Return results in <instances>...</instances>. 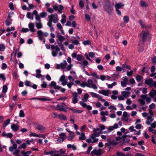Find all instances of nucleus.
Instances as JSON below:
<instances>
[{"label": "nucleus", "instance_id": "nucleus-30", "mask_svg": "<svg viewBox=\"0 0 156 156\" xmlns=\"http://www.w3.org/2000/svg\"><path fill=\"white\" fill-rule=\"evenodd\" d=\"M85 137V134L84 133H82L80 134L79 139L81 140H85L86 139Z\"/></svg>", "mask_w": 156, "mask_h": 156}, {"label": "nucleus", "instance_id": "nucleus-23", "mask_svg": "<svg viewBox=\"0 0 156 156\" xmlns=\"http://www.w3.org/2000/svg\"><path fill=\"white\" fill-rule=\"evenodd\" d=\"M76 59L77 60L80 61L84 59V57L82 55H77L76 56Z\"/></svg>", "mask_w": 156, "mask_h": 156}, {"label": "nucleus", "instance_id": "nucleus-4", "mask_svg": "<svg viewBox=\"0 0 156 156\" xmlns=\"http://www.w3.org/2000/svg\"><path fill=\"white\" fill-rule=\"evenodd\" d=\"M107 141L105 144V145L108 147L109 148H111V146L114 145H116L118 144V142L114 140H112L111 138L107 139Z\"/></svg>", "mask_w": 156, "mask_h": 156}, {"label": "nucleus", "instance_id": "nucleus-52", "mask_svg": "<svg viewBox=\"0 0 156 156\" xmlns=\"http://www.w3.org/2000/svg\"><path fill=\"white\" fill-rule=\"evenodd\" d=\"M56 84V83L55 81H52L51 83L49 84V86L50 87H54Z\"/></svg>", "mask_w": 156, "mask_h": 156}, {"label": "nucleus", "instance_id": "nucleus-1", "mask_svg": "<svg viewBox=\"0 0 156 156\" xmlns=\"http://www.w3.org/2000/svg\"><path fill=\"white\" fill-rule=\"evenodd\" d=\"M93 131L94 133L91 134L90 136V137L92 140V143H96L98 141V138H96V137L100 136L101 134L102 133V131L100 130L99 128H93Z\"/></svg>", "mask_w": 156, "mask_h": 156}, {"label": "nucleus", "instance_id": "nucleus-61", "mask_svg": "<svg viewBox=\"0 0 156 156\" xmlns=\"http://www.w3.org/2000/svg\"><path fill=\"white\" fill-rule=\"evenodd\" d=\"M79 5L81 8H82L84 6V3L82 0H80L79 2Z\"/></svg>", "mask_w": 156, "mask_h": 156}, {"label": "nucleus", "instance_id": "nucleus-9", "mask_svg": "<svg viewBox=\"0 0 156 156\" xmlns=\"http://www.w3.org/2000/svg\"><path fill=\"white\" fill-rule=\"evenodd\" d=\"M67 63L66 60H64L60 64H57L56 65V69H59L60 68L62 69H64Z\"/></svg>", "mask_w": 156, "mask_h": 156}, {"label": "nucleus", "instance_id": "nucleus-8", "mask_svg": "<svg viewBox=\"0 0 156 156\" xmlns=\"http://www.w3.org/2000/svg\"><path fill=\"white\" fill-rule=\"evenodd\" d=\"M36 128L41 133L44 132L46 128L41 125L37 124L36 126Z\"/></svg>", "mask_w": 156, "mask_h": 156}, {"label": "nucleus", "instance_id": "nucleus-21", "mask_svg": "<svg viewBox=\"0 0 156 156\" xmlns=\"http://www.w3.org/2000/svg\"><path fill=\"white\" fill-rule=\"evenodd\" d=\"M38 37L39 39L41 40H42L43 33L41 30H39L37 32Z\"/></svg>", "mask_w": 156, "mask_h": 156}, {"label": "nucleus", "instance_id": "nucleus-48", "mask_svg": "<svg viewBox=\"0 0 156 156\" xmlns=\"http://www.w3.org/2000/svg\"><path fill=\"white\" fill-rule=\"evenodd\" d=\"M59 6V8L58 10V11L60 13H62V9H63L64 8L62 5H60Z\"/></svg>", "mask_w": 156, "mask_h": 156}, {"label": "nucleus", "instance_id": "nucleus-15", "mask_svg": "<svg viewBox=\"0 0 156 156\" xmlns=\"http://www.w3.org/2000/svg\"><path fill=\"white\" fill-rule=\"evenodd\" d=\"M34 25L33 23H30L28 24V27L29 30L31 32L34 33L35 31V30L34 28Z\"/></svg>", "mask_w": 156, "mask_h": 156}, {"label": "nucleus", "instance_id": "nucleus-25", "mask_svg": "<svg viewBox=\"0 0 156 156\" xmlns=\"http://www.w3.org/2000/svg\"><path fill=\"white\" fill-rule=\"evenodd\" d=\"M27 17L28 19H30L32 20H33L34 18L33 15L29 12L27 13Z\"/></svg>", "mask_w": 156, "mask_h": 156}, {"label": "nucleus", "instance_id": "nucleus-6", "mask_svg": "<svg viewBox=\"0 0 156 156\" xmlns=\"http://www.w3.org/2000/svg\"><path fill=\"white\" fill-rule=\"evenodd\" d=\"M87 87L89 88H92L94 89H97L98 87L94 83L93 81L90 79H89L87 82Z\"/></svg>", "mask_w": 156, "mask_h": 156}, {"label": "nucleus", "instance_id": "nucleus-53", "mask_svg": "<svg viewBox=\"0 0 156 156\" xmlns=\"http://www.w3.org/2000/svg\"><path fill=\"white\" fill-rule=\"evenodd\" d=\"M87 82H83L81 84L80 86L83 87H87Z\"/></svg>", "mask_w": 156, "mask_h": 156}, {"label": "nucleus", "instance_id": "nucleus-3", "mask_svg": "<svg viewBox=\"0 0 156 156\" xmlns=\"http://www.w3.org/2000/svg\"><path fill=\"white\" fill-rule=\"evenodd\" d=\"M51 48L52 50L51 54L53 56L56 57L57 54L58 52L60 51V48L57 45L52 44L51 45Z\"/></svg>", "mask_w": 156, "mask_h": 156}, {"label": "nucleus", "instance_id": "nucleus-11", "mask_svg": "<svg viewBox=\"0 0 156 156\" xmlns=\"http://www.w3.org/2000/svg\"><path fill=\"white\" fill-rule=\"evenodd\" d=\"M98 93L99 94H101L105 96H108L109 94H111L110 90H99L98 91Z\"/></svg>", "mask_w": 156, "mask_h": 156}, {"label": "nucleus", "instance_id": "nucleus-20", "mask_svg": "<svg viewBox=\"0 0 156 156\" xmlns=\"http://www.w3.org/2000/svg\"><path fill=\"white\" fill-rule=\"evenodd\" d=\"M11 129L14 131H17L19 129V126L16 124H13L11 126Z\"/></svg>", "mask_w": 156, "mask_h": 156}, {"label": "nucleus", "instance_id": "nucleus-13", "mask_svg": "<svg viewBox=\"0 0 156 156\" xmlns=\"http://www.w3.org/2000/svg\"><path fill=\"white\" fill-rule=\"evenodd\" d=\"M58 39L56 40L58 44L59 43L62 44V42L65 40V37L61 35L57 37Z\"/></svg>", "mask_w": 156, "mask_h": 156}, {"label": "nucleus", "instance_id": "nucleus-50", "mask_svg": "<svg viewBox=\"0 0 156 156\" xmlns=\"http://www.w3.org/2000/svg\"><path fill=\"white\" fill-rule=\"evenodd\" d=\"M91 75L93 77L95 78L96 79H99V78L98 76L97 75L96 73H91Z\"/></svg>", "mask_w": 156, "mask_h": 156}, {"label": "nucleus", "instance_id": "nucleus-33", "mask_svg": "<svg viewBox=\"0 0 156 156\" xmlns=\"http://www.w3.org/2000/svg\"><path fill=\"white\" fill-rule=\"evenodd\" d=\"M116 156H126L125 154L122 152L118 151L116 154Z\"/></svg>", "mask_w": 156, "mask_h": 156}, {"label": "nucleus", "instance_id": "nucleus-56", "mask_svg": "<svg viewBox=\"0 0 156 156\" xmlns=\"http://www.w3.org/2000/svg\"><path fill=\"white\" fill-rule=\"evenodd\" d=\"M29 31V29L28 28H23L21 30V32L23 33H26L28 32Z\"/></svg>", "mask_w": 156, "mask_h": 156}, {"label": "nucleus", "instance_id": "nucleus-31", "mask_svg": "<svg viewBox=\"0 0 156 156\" xmlns=\"http://www.w3.org/2000/svg\"><path fill=\"white\" fill-rule=\"evenodd\" d=\"M71 41L72 43L73 44H74L76 45H78L80 44L79 40H73V39H71Z\"/></svg>", "mask_w": 156, "mask_h": 156}, {"label": "nucleus", "instance_id": "nucleus-57", "mask_svg": "<svg viewBox=\"0 0 156 156\" xmlns=\"http://www.w3.org/2000/svg\"><path fill=\"white\" fill-rule=\"evenodd\" d=\"M59 46L61 48V50L63 51L64 52H66V50L65 49L64 47L62 44H61V43H59V44H58Z\"/></svg>", "mask_w": 156, "mask_h": 156}, {"label": "nucleus", "instance_id": "nucleus-41", "mask_svg": "<svg viewBox=\"0 0 156 156\" xmlns=\"http://www.w3.org/2000/svg\"><path fill=\"white\" fill-rule=\"evenodd\" d=\"M31 83L28 80H26L25 82V85L27 87H31L32 86V84H31Z\"/></svg>", "mask_w": 156, "mask_h": 156}, {"label": "nucleus", "instance_id": "nucleus-46", "mask_svg": "<svg viewBox=\"0 0 156 156\" xmlns=\"http://www.w3.org/2000/svg\"><path fill=\"white\" fill-rule=\"evenodd\" d=\"M27 146V145L26 144V143H23L22 144V145H21L20 146H19L18 147V148L19 149H21L22 148H25Z\"/></svg>", "mask_w": 156, "mask_h": 156}, {"label": "nucleus", "instance_id": "nucleus-22", "mask_svg": "<svg viewBox=\"0 0 156 156\" xmlns=\"http://www.w3.org/2000/svg\"><path fill=\"white\" fill-rule=\"evenodd\" d=\"M36 27L38 29H40L42 28L43 26L41 23V22H39V23L35 22Z\"/></svg>", "mask_w": 156, "mask_h": 156}, {"label": "nucleus", "instance_id": "nucleus-60", "mask_svg": "<svg viewBox=\"0 0 156 156\" xmlns=\"http://www.w3.org/2000/svg\"><path fill=\"white\" fill-rule=\"evenodd\" d=\"M5 48V46L3 44H0V51H2Z\"/></svg>", "mask_w": 156, "mask_h": 156}, {"label": "nucleus", "instance_id": "nucleus-12", "mask_svg": "<svg viewBox=\"0 0 156 156\" xmlns=\"http://www.w3.org/2000/svg\"><path fill=\"white\" fill-rule=\"evenodd\" d=\"M91 153L93 155H95L98 156H100L102 154L101 150L94 149L91 151Z\"/></svg>", "mask_w": 156, "mask_h": 156}, {"label": "nucleus", "instance_id": "nucleus-47", "mask_svg": "<svg viewBox=\"0 0 156 156\" xmlns=\"http://www.w3.org/2000/svg\"><path fill=\"white\" fill-rule=\"evenodd\" d=\"M19 116L20 117H24L25 116V114L23 110H21L20 112Z\"/></svg>", "mask_w": 156, "mask_h": 156}, {"label": "nucleus", "instance_id": "nucleus-62", "mask_svg": "<svg viewBox=\"0 0 156 156\" xmlns=\"http://www.w3.org/2000/svg\"><path fill=\"white\" fill-rule=\"evenodd\" d=\"M13 136L12 134L11 133H6L5 137L6 138H11Z\"/></svg>", "mask_w": 156, "mask_h": 156}, {"label": "nucleus", "instance_id": "nucleus-29", "mask_svg": "<svg viewBox=\"0 0 156 156\" xmlns=\"http://www.w3.org/2000/svg\"><path fill=\"white\" fill-rule=\"evenodd\" d=\"M122 94L124 97H126L129 95L130 92H126L125 91H122Z\"/></svg>", "mask_w": 156, "mask_h": 156}, {"label": "nucleus", "instance_id": "nucleus-32", "mask_svg": "<svg viewBox=\"0 0 156 156\" xmlns=\"http://www.w3.org/2000/svg\"><path fill=\"white\" fill-rule=\"evenodd\" d=\"M50 17L51 18L50 16H48L49 20L47 23V25L49 27L52 26V20L51 18H50Z\"/></svg>", "mask_w": 156, "mask_h": 156}, {"label": "nucleus", "instance_id": "nucleus-35", "mask_svg": "<svg viewBox=\"0 0 156 156\" xmlns=\"http://www.w3.org/2000/svg\"><path fill=\"white\" fill-rule=\"evenodd\" d=\"M123 138L122 141L125 144L128 143L130 141V139L129 138H127V137H126L125 138Z\"/></svg>", "mask_w": 156, "mask_h": 156}, {"label": "nucleus", "instance_id": "nucleus-28", "mask_svg": "<svg viewBox=\"0 0 156 156\" xmlns=\"http://www.w3.org/2000/svg\"><path fill=\"white\" fill-rule=\"evenodd\" d=\"M143 79V77L140 75H138L136 77V79L138 82H140Z\"/></svg>", "mask_w": 156, "mask_h": 156}, {"label": "nucleus", "instance_id": "nucleus-5", "mask_svg": "<svg viewBox=\"0 0 156 156\" xmlns=\"http://www.w3.org/2000/svg\"><path fill=\"white\" fill-rule=\"evenodd\" d=\"M149 35V32L148 31H145L144 30L142 31L140 34V36L141 37L142 41L144 42L147 39Z\"/></svg>", "mask_w": 156, "mask_h": 156}, {"label": "nucleus", "instance_id": "nucleus-16", "mask_svg": "<svg viewBox=\"0 0 156 156\" xmlns=\"http://www.w3.org/2000/svg\"><path fill=\"white\" fill-rule=\"evenodd\" d=\"M57 108H56V109L59 110L60 111L66 112V110H65L64 107L62 105H56Z\"/></svg>", "mask_w": 156, "mask_h": 156}, {"label": "nucleus", "instance_id": "nucleus-38", "mask_svg": "<svg viewBox=\"0 0 156 156\" xmlns=\"http://www.w3.org/2000/svg\"><path fill=\"white\" fill-rule=\"evenodd\" d=\"M117 83L116 82H114L111 84H108V83L106 84V85L108 86V88H112L114 86L116 85Z\"/></svg>", "mask_w": 156, "mask_h": 156}, {"label": "nucleus", "instance_id": "nucleus-59", "mask_svg": "<svg viewBox=\"0 0 156 156\" xmlns=\"http://www.w3.org/2000/svg\"><path fill=\"white\" fill-rule=\"evenodd\" d=\"M98 96L97 98L98 100L101 101L102 102H104L105 101V100L103 99L102 97L100 96L99 94H98Z\"/></svg>", "mask_w": 156, "mask_h": 156}, {"label": "nucleus", "instance_id": "nucleus-34", "mask_svg": "<svg viewBox=\"0 0 156 156\" xmlns=\"http://www.w3.org/2000/svg\"><path fill=\"white\" fill-rule=\"evenodd\" d=\"M59 119H61L63 120H67L66 116L63 114H60L58 115Z\"/></svg>", "mask_w": 156, "mask_h": 156}, {"label": "nucleus", "instance_id": "nucleus-18", "mask_svg": "<svg viewBox=\"0 0 156 156\" xmlns=\"http://www.w3.org/2000/svg\"><path fill=\"white\" fill-rule=\"evenodd\" d=\"M124 6L123 4L122 3H118L115 5V9H122Z\"/></svg>", "mask_w": 156, "mask_h": 156}, {"label": "nucleus", "instance_id": "nucleus-2", "mask_svg": "<svg viewBox=\"0 0 156 156\" xmlns=\"http://www.w3.org/2000/svg\"><path fill=\"white\" fill-rule=\"evenodd\" d=\"M113 5L108 1H105L104 3L103 8L105 10L109 15L112 14Z\"/></svg>", "mask_w": 156, "mask_h": 156}, {"label": "nucleus", "instance_id": "nucleus-40", "mask_svg": "<svg viewBox=\"0 0 156 156\" xmlns=\"http://www.w3.org/2000/svg\"><path fill=\"white\" fill-rule=\"evenodd\" d=\"M47 15V13L46 12H41L40 14V16L41 17L44 18Z\"/></svg>", "mask_w": 156, "mask_h": 156}, {"label": "nucleus", "instance_id": "nucleus-43", "mask_svg": "<svg viewBox=\"0 0 156 156\" xmlns=\"http://www.w3.org/2000/svg\"><path fill=\"white\" fill-rule=\"evenodd\" d=\"M7 87L6 85H4L3 87L2 92L6 93L7 90Z\"/></svg>", "mask_w": 156, "mask_h": 156}, {"label": "nucleus", "instance_id": "nucleus-24", "mask_svg": "<svg viewBox=\"0 0 156 156\" xmlns=\"http://www.w3.org/2000/svg\"><path fill=\"white\" fill-rule=\"evenodd\" d=\"M149 95L151 97L153 98L156 95V90H153L151 91L149 94Z\"/></svg>", "mask_w": 156, "mask_h": 156}, {"label": "nucleus", "instance_id": "nucleus-14", "mask_svg": "<svg viewBox=\"0 0 156 156\" xmlns=\"http://www.w3.org/2000/svg\"><path fill=\"white\" fill-rule=\"evenodd\" d=\"M118 127V125L117 123H115L113 126H108L107 129L109 132H110L112 131L114 129H116Z\"/></svg>", "mask_w": 156, "mask_h": 156}, {"label": "nucleus", "instance_id": "nucleus-19", "mask_svg": "<svg viewBox=\"0 0 156 156\" xmlns=\"http://www.w3.org/2000/svg\"><path fill=\"white\" fill-rule=\"evenodd\" d=\"M70 132V133H69V136L67 138V140L69 141H70L73 139L75 136V135L74 132Z\"/></svg>", "mask_w": 156, "mask_h": 156}, {"label": "nucleus", "instance_id": "nucleus-54", "mask_svg": "<svg viewBox=\"0 0 156 156\" xmlns=\"http://www.w3.org/2000/svg\"><path fill=\"white\" fill-rule=\"evenodd\" d=\"M9 7L11 10L13 11L14 10L13 4L12 2H10L9 3Z\"/></svg>", "mask_w": 156, "mask_h": 156}, {"label": "nucleus", "instance_id": "nucleus-44", "mask_svg": "<svg viewBox=\"0 0 156 156\" xmlns=\"http://www.w3.org/2000/svg\"><path fill=\"white\" fill-rule=\"evenodd\" d=\"M64 140V138L62 137H59L57 138V141L58 143H61Z\"/></svg>", "mask_w": 156, "mask_h": 156}, {"label": "nucleus", "instance_id": "nucleus-55", "mask_svg": "<svg viewBox=\"0 0 156 156\" xmlns=\"http://www.w3.org/2000/svg\"><path fill=\"white\" fill-rule=\"evenodd\" d=\"M66 79H66L65 76L63 75L61 76V77L59 79V80L60 81L62 82L65 80Z\"/></svg>", "mask_w": 156, "mask_h": 156}, {"label": "nucleus", "instance_id": "nucleus-36", "mask_svg": "<svg viewBox=\"0 0 156 156\" xmlns=\"http://www.w3.org/2000/svg\"><path fill=\"white\" fill-rule=\"evenodd\" d=\"M90 94L91 95V96L93 98H96L98 96V94L93 92H89Z\"/></svg>", "mask_w": 156, "mask_h": 156}, {"label": "nucleus", "instance_id": "nucleus-58", "mask_svg": "<svg viewBox=\"0 0 156 156\" xmlns=\"http://www.w3.org/2000/svg\"><path fill=\"white\" fill-rule=\"evenodd\" d=\"M47 86V84L46 83L45 81H43L42 84H41V87L43 88H45Z\"/></svg>", "mask_w": 156, "mask_h": 156}, {"label": "nucleus", "instance_id": "nucleus-64", "mask_svg": "<svg viewBox=\"0 0 156 156\" xmlns=\"http://www.w3.org/2000/svg\"><path fill=\"white\" fill-rule=\"evenodd\" d=\"M83 43L84 45H86L90 44V42L88 40L84 41L83 42Z\"/></svg>", "mask_w": 156, "mask_h": 156}, {"label": "nucleus", "instance_id": "nucleus-45", "mask_svg": "<svg viewBox=\"0 0 156 156\" xmlns=\"http://www.w3.org/2000/svg\"><path fill=\"white\" fill-rule=\"evenodd\" d=\"M5 23L6 26H9L12 23L11 20L6 19L5 21Z\"/></svg>", "mask_w": 156, "mask_h": 156}, {"label": "nucleus", "instance_id": "nucleus-17", "mask_svg": "<svg viewBox=\"0 0 156 156\" xmlns=\"http://www.w3.org/2000/svg\"><path fill=\"white\" fill-rule=\"evenodd\" d=\"M153 82V79L151 78L149 79H146L145 80V83L149 85V86H151Z\"/></svg>", "mask_w": 156, "mask_h": 156}, {"label": "nucleus", "instance_id": "nucleus-37", "mask_svg": "<svg viewBox=\"0 0 156 156\" xmlns=\"http://www.w3.org/2000/svg\"><path fill=\"white\" fill-rule=\"evenodd\" d=\"M89 95L87 93H86L84 96H83V98L82 99V100L85 101H87V99H88L89 98Z\"/></svg>", "mask_w": 156, "mask_h": 156}, {"label": "nucleus", "instance_id": "nucleus-7", "mask_svg": "<svg viewBox=\"0 0 156 156\" xmlns=\"http://www.w3.org/2000/svg\"><path fill=\"white\" fill-rule=\"evenodd\" d=\"M72 103L73 104H76L78 101V94L77 92H73L72 93Z\"/></svg>", "mask_w": 156, "mask_h": 156}, {"label": "nucleus", "instance_id": "nucleus-27", "mask_svg": "<svg viewBox=\"0 0 156 156\" xmlns=\"http://www.w3.org/2000/svg\"><path fill=\"white\" fill-rule=\"evenodd\" d=\"M140 5L141 6L143 7H146L147 6V5L146 2L143 1H140Z\"/></svg>", "mask_w": 156, "mask_h": 156}, {"label": "nucleus", "instance_id": "nucleus-39", "mask_svg": "<svg viewBox=\"0 0 156 156\" xmlns=\"http://www.w3.org/2000/svg\"><path fill=\"white\" fill-rule=\"evenodd\" d=\"M10 119H8L5 122L3 123V126L4 127H6L8 125V124L10 123Z\"/></svg>", "mask_w": 156, "mask_h": 156}, {"label": "nucleus", "instance_id": "nucleus-42", "mask_svg": "<svg viewBox=\"0 0 156 156\" xmlns=\"http://www.w3.org/2000/svg\"><path fill=\"white\" fill-rule=\"evenodd\" d=\"M138 101L142 105H144L145 104V100L143 99H141V98L138 99Z\"/></svg>", "mask_w": 156, "mask_h": 156}, {"label": "nucleus", "instance_id": "nucleus-51", "mask_svg": "<svg viewBox=\"0 0 156 156\" xmlns=\"http://www.w3.org/2000/svg\"><path fill=\"white\" fill-rule=\"evenodd\" d=\"M100 114L103 116H104L105 115H108V112L107 111L105 112L102 111L100 113Z\"/></svg>", "mask_w": 156, "mask_h": 156}, {"label": "nucleus", "instance_id": "nucleus-10", "mask_svg": "<svg viewBox=\"0 0 156 156\" xmlns=\"http://www.w3.org/2000/svg\"><path fill=\"white\" fill-rule=\"evenodd\" d=\"M48 16H50L51 19L52 21H53L54 23H56L58 22V16L57 13H54L53 14L48 15Z\"/></svg>", "mask_w": 156, "mask_h": 156}, {"label": "nucleus", "instance_id": "nucleus-26", "mask_svg": "<svg viewBox=\"0 0 156 156\" xmlns=\"http://www.w3.org/2000/svg\"><path fill=\"white\" fill-rule=\"evenodd\" d=\"M123 19L124 20V23H127L129 22V18L128 16H124Z\"/></svg>", "mask_w": 156, "mask_h": 156}, {"label": "nucleus", "instance_id": "nucleus-63", "mask_svg": "<svg viewBox=\"0 0 156 156\" xmlns=\"http://www.w3.org/2000/svg\"><path fill=\"white\" fill-rule=\"evenodd\" d=\"M133 72V70H131L130 71H127L126 74L128 76H131L132 75Z\"/></svg>", "mask_w": 156, "mask_h": 156}, {"label": "nucleus", "instance_id": "nucleus-49", "mask_svg": "<svg viewBox=\"0 0 156 156\" xmlns=\"http://www.w3.org/2000/svg\"><path fill=\"white\" fill-rule=\"evenodd\" d=\"M92 149V146H89L88 147L87 151L85 152V154H89Z\"/></svg>", "mask_w": 156, "mask_h": 156}]
</instances>
